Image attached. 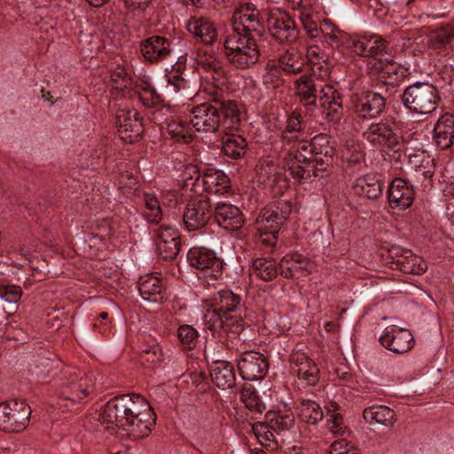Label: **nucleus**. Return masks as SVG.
Instances as JSON below:
<instances>
[{"label": "nucleus", "mask_w": 454, "mask_h": 454, "mask_svg": "<svg viewBox=\"0 0 454 454\" xmlns=\"http://www.w3.org/2000/svg\"><path fill=\"white\" fill-rule=\"evenodd\" d=\"M107 430L121 428L134 439L147 436L156 421L150 403L140 395H122L108 401L98 416Z\"/></svg>", "instance_id": "nucleus-1"}, {"label": "nucleus", "mask_w": 454, "mask_h": 454, "mask_svg": "<svg viewBox=\"0 0 454 454\" xmlns=\"http://www.w3.org/2000/svg\"><path fill=\"white\" fill-rule=\"evenodd\" d=\"M211 102L194 106L190 120L192 128L201 132H216L222 128L226 131L238 130L243 115L242 106L231 99H224L215 90L210 94Z\"/></svg>", "instance_id": "nucleus-2"}, {"label": "nucleus", "mask_w": 454, "mask_h": 454, "mask_svg": "<svg viewBox=\"0 0 454 454\" xmlns=\"http://www.w3.org/2000/svg\"><path fill=\"white\" fill-rule=\"evenodd\" d=\"M96 378L93 373H86L77 368H67L62 372L59 388V406L72 411L74 406L84 402L94 393Z\"/></svg>", "instance_id": "nucleus-3"}, {"label": "nucleus", "mask_w": 454, "mask_h": 454, "mask_svg": "<svg viewBox=\"0 0 454 454\" xmlns=\"http://www.w3.org/2000/svg\"><path fill=\"white\" fill-rule=\"evenodd\" d=\"M362 137L373 148L394 152L400 158L403 137L395 117L386 116L371 122L362 132Z\"/></svg>", "instance_id": "nucleus-4"}, {"label": "nucleus", "mask_w": 454, "mask_h": 454, "mask_svg": "<svg viewBox=\"0 0 454 454\" xmlns=\"http://www.w3.org/2000/svg\"><path fill=\"white\" fill-rule=\"evenodd\" d=\"M292 211L293 204L282 199L268 204L261 210L254 227L262 244L269 247L276 245L278 233Z\"/></svg>", "instance_id": "nucleus-5"}, {"label": "nucleus", "mask_w": 454, "mask_h": 454, "mask_svg": "<svg viewBox=\"0 0 454 454\" xmlns=\"http://www.w3.org/2000/svg\"><path fill=\"white\" fill-rule=\"evenodd\" d=\"M223 49L228 62L237 68H250L259 60L260 51L256 40L250 34L228 30Z\"/></svg>", "instance_id": "nucleus-6"}, {"label": "nucleus", "mask_w": 454, "mask_h": 454, "mask_svg": "<svg viewBox=\"0 0 454 454\" xmlns=\"http://www.w3.org/2000/svg\"><path fill=\"white\" fill-rule=\"evenodd\" d=\"M285 166L291 176L298 181L319 176L309 153L308 140L282 145Z\"/></svg>", "instance_id": "nucleus-7"}, {"label": "nucleus", "mask_w": 454, "mask_h": 454, "mask_svg": "<svg viewBox=\"0 0 454 454\" xmlns=\"http://www.w3.org/2000/svg\"><path fill=\"white\" fill-rule=\"evenodd\" d=\"M440 100L438 89L429 82H415L408 86L402 94V101L405 108L418 114L434 112Z\"/></svg>", "instance_id": "nucleus-8"}, {"label": "nucleus", "mask_w": 454, "mask_h": 454, "mask_svg": "<svg viewBox=\"0 0 454 454\" xmlns=\"http://www.w3.org/2000/svg\"><path fill=\"white\" fill-rule=\"evenodd\" d=\"M189 264L199 270L200 278L218 279L223 275V262L215 253L206 247H192L187 254Z\"/></svg>", "instance_id": "nucleus-9"}, {"label": "nucleus", "mask_w": 454, "mask_h": 454, "mask_svg": "<svg viewBox=\"0 0 454 454\" xmlns=\"http://www.w3.org/2000/svg\"><path fill=\"white\" fill-rule=\"evenodd\" d=\"M30 407L21 400H10L0 404V429L5 432L23 431L29 422Z\"/></svg>", "instance_id": "nucleus-10"}, {"label": "nucleus", "mask_w": 454, "mask_h": 454, "mask_svg": "<svg viewBox=\"0 0 454 454\" xmlns=\"http://www.w3.org/2000/svg\"><path fill=\"white\" fill-rule=\"evenodd\" d=\"M265 27L271 36L280 43H292L299 38L300 31L294 20L283 10H270L267 13Z\"/></svg>", "instance_id": "nucleus-11"}, {"label": "nucleus", "mask_w": 454, "mask_h": 454, "mask_svg": "<svg viewBox=\"0 0 454 454\" xmlns=\"http://www.w3.org/2000/svg\"><path fill=\"white\" fill-rule=\"evenodd\" d=\"M387 98L382 94L366 90L352 100V111L358 121L378 119L386 109Z\"/></svg>", "instance_id": "nucleus-12"}, {"label": "nucleus", "mask_w": 454, "mask_h": 454, "mask_svg": "<svg viewBox=\"0 0 454 454\" xmlns=\"http://www.w3.org/2000/svg\"><path fill=\"white\" fill-rule=\"evenodd\" d=\"M264 27L265 21L260 11L254 3L248 2L239 5L233 12L232 27L230 31L250 34V35H253V33L261 35Z\"/></svg>", "instance_id": "nucleus-13"}, {"label": "nucleus", "mask_w": 454, "mask_h": 454, "mask_svg": "<svg viewBox=\"0 0 454 454\" xmlns=\"http://www.w3.org/2000/svg\"><path fill=\"white\" fill-rule=\"evenodd\" d=\"M213 217L209 199L206 196L190 199L183 213V223L189 231L205 227Z\"/></svg>", "instance_id": "nucleus-14"}, {"label": "nucleus", "mask_w": 454, "mask_h": 454, "mask_svg": "<svg viewBox=\"0 0 454 454\" xmlns=\"http://www.w3.org/2000/svg\"><path fill=\"white\" fill-rule=\"evenodd\" d=\"M239 375L245 380H261L268 372L269 364L265 356L256 351L243 352L237 359Z\"/></svg>", "instance_id": "nucleus-15"}, {"label": "nucleus", "mask_w": 454, "mask_h": 454, "mask_svg": "<svg viewBox=\"0 0 454 454\" xmlns=\"http://www.w3.org/2000/svg\"><path fill=\"white\" fill-rule=\"evenodd\" d=\"M388 257L391 268L405 274L419 275L427 270L425 261L409 249L393 246L388 249Z\"/></svg>", "instance_id": "nucleus-16"}, {"label": "nucleus", "mask_w": 454, "mask_h": 454, "mask_svg": "<svg viewBox=\"0 0 454 454\" xmlns=\"http://www.w3.org/2000/svg\"><path fill=\"white\" fill-rule=\"evenodd\" d=\"M291 368L301 387L315 386L320 377L317 364L301 349H294L290 357Z\"/></svg>", "instance_id": "nucleus-17"}, {"label": "nucleus", "mask_w": 454, "mask_h": 454, "mask_svg": "<svg viewBox=\"0 0 454 454\" xmlns=\"http://www.w3.org/2000/svg\"><path fill=\"white\" fill-rule=\"evenodd\" d=\"M139 50L145 61L157 64L171 56L173 41L168 36L153 35L140 42Z\"/></svg>", "instance_id": "nucleus-18"}, {"label": "nucleus", "mask_w": 454, "mask_h": 454, "mask_svg": "<svg viewBox=\"0 0 454 454\" xmlns=\"http://www.w3.org/2000/svg\"><path fill=\"white\" fill-rule=\"evenodd\" d=\"M308 144L315 168L319 176H323L333 160L334 147L332 139L328 135L321 133L308 141Z\"/></svg>", "instance_id": "nucleus-19"}, {"label": "nucleus", "mask_w": 454, "mask_h": 454, "mask_svg": "<svg viewBox=\"0 0 454 454\" xmlns=\"http://www.w3.org/2000/svg\"><path fill=\"white\" fill-rule=\"evenodd\" d=\"M116 128L122 141L130 144L136 142L144 130L137 110L120 109L116 114Z\"/></svg>", "instance_id": "nucleus-20"}, {"label": "nucleus", "mask_w": 454, "mask_h": 454, "mask_svg": "<svg viewBox=\"0 0 454 454\" xmlns=\"http://www.w3.org/2000/svg\"><path fill=\"white\" fill-rule=\"evenodd\" d=\"M154 233L158 254L165 260L176 258L181 249L178 231L170 225H160Z\"/></svg>", "instance_id": "nucleus-21"}, {"label": "nucleus", "mask_w": 454, "mask_h": 454, "mask_svg": "<svg viewBox=\"0 0 454 454\" xmlns=\"http://www.w3.org/2000/svg\"><path fill=\"white\" fill-rule=\"evenodd\" d=\"M328 121L339 122L342 114V95L333 84H322L317 97Z\"/></svg>", "instance_id": "nucleus-22"}, {"label": "nucleus", "mask_w": 454, "mask_h": 454, "mask_svg": "<svg viewBox=\"0 0 454 454\" xmlns=\"http://www.w3.org/2000/svg\"><path fill=\"white\" fill-rule=\"evenodd\" d=\"M380 342L394 353L403 354L412 348L414 338L410 330L391 325L385 329L384 333L380 337Z\"/></svg>", "instance_id": "nucleus-23"}, {"label": "nucleus", "mask_w": 454, "mask_h": 454, "mask_svg": "<svg viewBox=\"0 0 454 454\" xmlns=\"http://www.w3.org/2000/svg\"><path fill=\"white\" fill-rule=\"evenodd\" d=\"M240 295L234 294L231 290H222L215 294L212 300V311H207L205 315L207 324H209L215 316H222L231 312H240L243 305Z\"/></svg>", "instance_id": "nucleus-24"}, {"label": "nucleus", "mask_w": 454, "mask_h": 454, "mask_svg": "<svg viewBox=\"0 0 454 454\" xmlns=\"http://www.w3.org/2000/svg\"><path fill=\"white\" fill-rule=\"evenodd\" d=\"M296 94L303 104L308 114H312L317 108V97L322 83L314 75H301L295 81Z\"/></svg>", "instance_id": "nucleus-25"}, {"label": "nucleus", "mask_w": 454, "mask_h": 454, "mask_svg": "<svg viewBox=\"0 0 454 454\" xmlns=\"http://www.w3.org/2000/svg\"><path fill=\"white\" fill-rule=\"evenodd\" d=\"M213 217L219 226L229 231L239 230L244 223L241 210L225 201H219L215 205Z\"/></svg>", "instance_id": "nucleus-26"}, {"label": "nucleus", "mask_w": 454, "mask_h": 454, "mask_svg": "<svg viewBox=\"0 0 454 454\" xmlns=\"http://www.w3.org/2000/svg\"><path fill=\"white\" fill-rule=\"evenodd\" d=\"M195 193L207 192L210 194L222 195L229 192L230 179L221 170L210 169L202 174L201 181H199Z\"/></svg>", "instance_id": "nucleus-27"}, {"label": "nucleus", "mask_w": 454, "mask_h": 454, "mask_svg": "<svg viewBox=\"0 0 454 454\" xmlns=\"http://www.w3.org/2000/svg\"><path fill=\"white\" fill-rule=\"evenodd\" d=\"M387 195L390 207L400 210L408 208L414 200L412 186L403 178H395L391 182Z\"/></svg>", "instance_id": "nucleus-28"}, {"label": "nucleus", "mask_w": 454, "mask_h": 454, "mask_svg": "<svg viewBox=\"0 0 454 454\" xmlns=\"http://www.w3.org/2000/svg\"><path fill=\"white\" fill-rule=\"evenodd\" d=\"M138 290L143 300L152 303L161 304L168 297L163 281L154 275L141 277Z\"/></svg>", "instance_id": "nucleus-29"}, {"label": "nucleus", "mask_w": 454, "mask_h": 454, "mask_svg": "<svg viewBox=\"0 0 454 454\" xmlns=\"http://www.w3.org/2000/svg\"><path fill=\"white\" fill-rule=\"evenodd\" d=\"M311 266L310 261L298 253L287 254L278 263L279 273L286 278L307 275L309 273Z\"/></svg>", "instance_id": "nucleus-30"}, {"label": "nucleus", "mask_w": 454, "mask_h": 454, "mask_svg": "<svg viewBox=\"0 0 454 454\" xmlns=\"http://www.w3.org/2000/svg\"><path fill=\"white\" fill-rule=\"evenodd\" d=\"M186 29L206 45H212L217 39V30L215 24L206 17H191L186 23Z\"/></svg>", "instance_id": "nucleus-31"}, {"label": "nucleus", "mask_w": 454, "mask_h": 454, "mask_svg": "<svg viewBox=\"0 0 454 454\" xmlns=\"http://www.w3.org/2000/svg\"><path fill=\"white\" fill-rule=\"evenodd\" d=\"M167 91L170 95H178L186 99H192L198 92L195 81L186 78L184 73L172 71L167 75Z\"/></svg>", "instance_id": "nucleus-32"}, {"label": "nucleus", "mask_w": 454, "mask_h": 454, "mask_svg": "<svg viewBox=\"0 0 454 454\" xmlns=\"http://www.w3.org/2000/svg\"><path fill=\"white\" fill-rule=\"evenodd\" d=\"M434 139L436 145L445 150L454 142V116L450 114L442 115L434 129Z\"/></svg>", "instance_id": "nucleus-33"}, {"label": "nucleus", "mask_w": 454, "mask_h": 454, "mask_svg": "<svg viewBox=\"0 0 454 454\" xmlns=\"http://www.w3.org/2000/svg\"><path fill=\"white\" fill-rule=\"evenodd\" d=\"M210 376L213 383L220 388L228 389L235 385L234 367L227 361H215L210 368Z\"/></svg>", "instance_id": "nucleus-34"}, {"label": "nucleus", "mask_w": 454, "mask_h": 454, "mask_svg": "<svg viewBox=\"0 0 454 454\" xmlns=\"http://www.w3.org/2000/svg\"><path fill=\"white\" fill-rule=\"evenodd\" d=\"M208 325V328L216 332L218 329L227 337L231 334L233 338L243 330L242 318L240 313L239 315H222L215 316Z\"/></svg>", "instance_id": "nucleus-35"}, {"label": "nucleus", "mask_w": 454, "mask_h": 454, "mask_svg": "<svg viewBox=\"0 0 454 454\" xmlns=\"http://www.w3.org/2000/svg\"><path fill=\"white\" fill-rule=\"evenodd\" d=\"M353 189L360 197L375 200L382 193L383 183L374 175H364L356 178Z\"/></svg>", "instance_id": "nucleus-36"}, {"label": "nucleus", "mask_w": 454, "mask_h": 454, "mask_svg": "<svg viewBox=\"0 0 454 454\" xmlns=\"http://www.w3.org/2000/svg\"><path fill=\"white\" fill-rule=\"evenodd\" d=\"M363 417L370 424H380L391 427L395 422V411L387 406L378 405L367 407L364 410Z\"/></svg>", "instance_id": "nucleus-37"}, {"label": "nucleus", "mask_w": 454, "mask_h": 454, "mask_svg": "<svg viewBox=\"0 0 454 454\" xmlns=\"http://www.w3.org/2000/svg\"><path fill=\"white\" fill-rule=\"evenodd\" d=\"M247 148V140L240 135L226 133L222 138V152L233 160L242 158Z\"/></svg>", "instance_id": "nucleus-38"}, {"label": "nucleus", "mask_w": 454, "mask_h": 454, "mask_svg": "<svg viewBox=\"0 0 454 454\" xmlns=\"http://www.w3.org/2000/svg\"><path fill=\"white\" fill-rule=\"evenodd\" d=\"M304 66L305 60L296 49L287 50L279 56L278 67L287 75L301 73Z\"/></svg>", "instance_id": "nucleus-39"}, {"label": "nucleus", "mask_w": 454, "mask_h": 454, "mask_svg": "<svg viewBox=\"0 0 454 454\" xmlns=\"http://www.w3.org/2000/svg\"><path fill=\"white\" fill-rule=\"evenodd\" d=\"M347 34L340 30L330 20H324L320 23V38L322 42L332 48H340L346 41Z\"/></svg>", "instance_id": "nucleus-40"}, {"label": "nucleus", "mask_w": 454, "mask_h": 454, "mask_svg": "<svg viewBox=\"0 0 454 454\" xmlns=\"http://www.w3.org/2000/svg\"><path fill=\"white\" fill-rule=\"evenodd\" d=\"M266 419L273 431L280 433L290 430L294 425V416L291 410L269 411Z\"/></svg>", "instance_id": "nucleus-41"}, {"label": "nucleus", "mask_w": 454, "mask_h": 454, "mask_svg": "<svg viewBox=\"0 0 454 454\" xmlns=\"http://www.w3.org/2000/svg\"><path fill=\"white\" fill-rule=\"evenodd\" d=\"M298 416L306 423L316 425L323 419L324 413L320 405L309 399H301L296 406Z\"/></svg>", "instance_id": "nucleus-42"}, {"label": "nucleus", "mask_w": 454, "mask_h": 454, "mask_svg": "<svg viewBox=\"0 0 454 454\" xmlns=\"http://www.w3.org/2000/svg\"><path fill=\"white\" fill-rule=\"evenodd\" d=\"M110 82L113 86V95L121 96L125 90L132 88L133 82L131 76L128 74L127 69L122 65H116L109 71Z\"/></svg>", "instance_id": "nucleus-43"}, {"label": "nucleus", "mask_w": 454, "mask_h": 454, "mask_svg": "<svg viewBox=\"0 0 454 454\" xmlns=\"http://www.w3.org/2000/svg\"><path fill=\"white\" fill-rule=\"evenodd\" d=\"M251 274L263 281H271L277 278L278 268L276 262L270 258H256L250 269Z\"/></svg>", "instance_id": "nucleus-44"}, {"label": "nucleus", "mask_w": 454, "mask_h": 454, "mask_svg": "<svg viewBox=\"0 0 454 454\" xmlns=\"http://www.w3.org/2000/svg\"><path fill=\"white\" fill-rule=\"evenodd\" d=\"M301 134L302 122L301 116L297 113L294 112L288 116L285 129L281 132L282 145H290V143L302 140L301 138Z\"/></svg>", "instance_id": "nucleus-45"}, {"label": "nucleus", "mask_w": 454, "mask_h": 454, "mask_svg": "<svg viewBox=\"0 0 454 454\" xmlns=\"http://www.w3.org/2000/svg\"><path fill=\"white\" fill-rule=\"evenodd\" d=\"M193 129L190 126V123L181 120H173L167 124V130L171 137L176 142L184 144L190 143L192 140Z\"/></svg>", "instance_id": "nucleus-46"}, {"label": "nucleus", "mask_w": 454, "mask_h": 454, "mask_svg": "<svg viewBox=\"0 0 454 454\" xmlns=\"http://www.w3.org/2000/svg\"><path fill=\"white\" fill-rule=\"evenodd\" d=\"M454 21L445 23L435 28L431 35V42L434 47H445L450 45L454 51Z\"/></svg>", "instance_id": "nucleus-47"}, {"label": "nucleus", "mask_w": 454, "mask_h": 454, "mask_svg": "<svg viewBox=\"0 0 454 454\" xmlns=\"http://www.w3.org/2000/svg\"><path fill=\"white\" fill-rule=\"evenodd\" d=\"M240 400L251 411L262 413L265 410V405L260 399L257 391L250 384H245L240 391Z\"/></svg>", "instance_id": "nucleus-48"}, {"label": "nucleus", "mask_w": 454, "mask_h": 454, "mask_svg": "<svg viewBox=\"0 0 454 454\" xmlns=\"http://www.w3.org/2000/svg\"><path fill=\"white\" fill-rule=\"evenodd\" d=\"M139 99L144 106L151 107L160 101V95L156 92L154 87L146 79L139 80L136 85Z\"/></svg>", "instance_id": "nucleus-49"}, {"label": "nucleus", "mask_w": 454, "mask_h": 454, "mask_svg": "<svg viewBox=\"0 0 454 454\" xmlns=\"http://www.w3.org/2000/svg\"><path fill=\"white\" fill-rule=\"evenodd\" d=\"M144 216L149 223H159L162 218V211L156 196L145 193L144 197Z\"/></svg>", "instance_id": "nucleus-50"}, {"label": "nucleus", "mask_w": 454, "mask_h": 454, "mask_svg": "<svg viewBox=\"0 0 454 454\" xmlns=\"http://www.w3.org/2000/svg\"><path fill=\"white\" fill-rule=\"evenodd\" d=\"M197 63L205 71L213 72L217 75H222L224 73L223 63L215 53L204 51L203 54H201L199 52L197 55Z\"/></svg>", "instance_id": "nucleus-51"}, {"label": "nucleus", "mask_w": 454, "mask_h": 454, "mask_svg": "<svg viewBox=\"0 0 454 454\" xmlns=\"http://www.w3.org/2000/svg\"><path fill=\"white\" fill-rule=\"evenodd\" d=\"M177 338L184 349L192 350L197 345L199 333L192 325H184L177 330Z\"/></svg>", "instance_id": "nucleus-52"}, {"label": "nucleus", "mask_w": 454, "mask_h": 454, "mask_svg": "<svg viewBox=\"0 0 454 454\" xmlns=\"http://www.w3.org/2000/svg\"><path fill=\"white\" fill-rule=\"evenodd\" d=\"M252 431L258 442L262 446H270L275 442L273 429L270 428L269 422H256L252 426Z\"/></svg>", "instance_id": "nucleus-53"}, {"label": "nucleus", "mask_w": 454, "mask_h": 454, "mask_svg": "<svg viewBox=\"0 0 454 454\" xmlns=\"http://www.w3.org/2000/svg\"><path fill=\"white\" fill-rule=\"evenodd\" d=\"M367 58H372L370 65L378 62L379 59L386 52L387 43L386 40L373 36L367 38Z\"/></svg>", "instance_id": "nucleus-54"}, {"label": "nucleus", "mask_w": 454, "mask_h": 454, "mask_svg": "<svg viewBox=\"0 0 454 454\" xmlns=\"http://www.w3.org/2000/svg\"><path fill=\"white\" fill-rule=\"evenodd\" d=\"M163 354L161 348L158 344L149 346L147 348L142 350L140 359L143 364L147 366H154L160 364L162 361Z\"/></svg>", "instance_id": "nucleus-55"}, {"label": "nucleus", "mask_w": 454, "mask_h": 454, "mask_svg": "<svg viewBox=\"0 0 454 454\" xmlns=\"http://www.w3.org/2000/svg\"><path fill=\"white\" fill-rule=\"evenodd\" d=\"M202 175L196 165H187L183 173L184 186L195 193Z\"/></svg>", "instance_id": "nucleus-56"}, {"label": "nucleus", "mask_w": 454, "mask_h": 454, "mask_svg": "<svg viewBox=\"0 0 454 454\" xmlns=\"http://www.w3.org/2000/svg\"><path fill=\"white\" fill-rule=\"evenodd\" d=\"M429 163L423 153L410 154L408 157V166L416 172H422L425 178L432 176V171L426 169Z\"/></svg>", "instance_id": "nucleus-57"}, {"label": "nucleus", "mask_w": 454, "mask_h": 454, "mask_svg": "<svg viewBox=\"0 0 454 454\" xmlns=\"http://www.w3.org/2000/svg\"><path fill=\"white\" fill-rule=\"evenodd\" d=\"M22 290L15 285H0V298L9 303L16 304L20 300Z\"/></svg>", "instance_id": "nucleus-58"}, {"label": "nucleus", "mask_w": 454, "mask_h": 454, "mask_svg": "<svg viewBox=\"0 0 454 454\" xmlns=\"http://www.w3.org/2000/svg\"><path fill=\"white\" fill-rule=\"evenodd\" d=\"M367 37L353 38L347 35L346 41L343 43L348 49L351 50L356 55L366 57L367 53Z\"/></svg>", "instance_id": "nucleus-59"}, {"label": "nucleus", "mask_w": 454, "mask_h": 454, "mask_svg": "<svg viewBox=\"0 0 454 454\" xmlns=\"http://www.w3.org/2000/svg\"><path fill=\"white\" fill-rule=\"evenodd\" d=\"M300 20L303 29L306 31L309 38H320V25L318 26L317 21L313 20L310 15L301 13L300 15Z\"/></svg>", "instance_id": "nucleus-60"}, {"label": "nucleus", "mask_w": 454, "mask_h": 454, "mask_svg": "<svg viewBox=\"0 0 454 454\" xmlns=\"http://www.w3.org/2000/svg\"><path fill=\"white\" fill-rule=\"evenodd\" d=\"M329 454H360L354 445L345 440L335 441L331 445Z\"/></svg>", "instance_id": "nucleus-61"}, {"label": "nucleus", "mask_w": 454, "mask_h": 454, "mask_svg": "<svg viewBox=\"0 0 454 454\" xmlns=\"http://www.w3.org/2000/svg\"><path fill=\"white\" fill-rule=\"evenodd\" d=\"M327 427L334 434H342L346 427L341 414L329 416L327 419Z\"/></svg>", "instance_id": "nucleus-62"}, {"label": "nucleus", "mask_w": 454, "mask_h": 454, "mask_svg": "<svg viewBox=\"0 0 454 454\" xmlns=\"http://www.w3.org/2000/svg\"><path fill=\"white\" fill-rule=\"evenodd\" d=\"M372 67H375V70L381 74L382 78H386V74H397L396 65L390 61L385 63L381 59H379V61L374 62Z\"/></svg>", "instance_id": "nucleus-63"}, {"label": "nucleus", "mask_w": 454, "mask_h": 454, "mask_svg": "<svg viewBox=\"0 0 454 454\" xmlns=\"http://www.w3.org/2000/svg\"><path fill=\"white\" fill-rule=\"evenodd\" d=\"M307 58L311 64L320 59L324 61V53L317 46L311 45L307 48Z\"/></svg>", "instance_id": "nucleus-64"}]
</instances>
